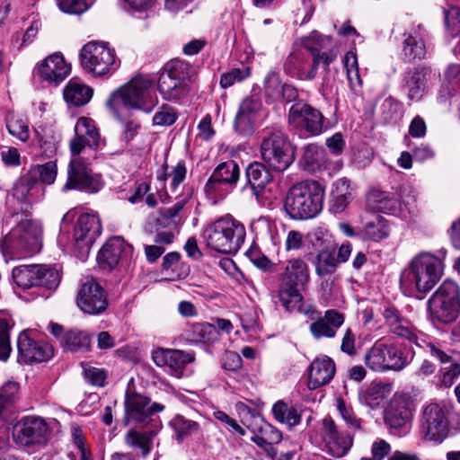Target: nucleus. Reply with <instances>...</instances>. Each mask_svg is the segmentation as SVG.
I'll use <instances>...</instances> for the list:
<instances>
[{
    "label": "nucleus",
    "mask_w": 460,
    "mask_h": 460,
    "mask_svg": "<svg viewBox=\"0 0 460 460\" xmlns=\"http://www.w3.org/2000/svg\"><path fill=\"white\" fill-rule=\"evenodd\" d=\"M37 287L56 289L61 281L60 271L53 266L37 264Z\"/></svg>",
    "instance_id": "46"
},
{
    "label": "nucleus",
    "mask_w": 460,
    "mask_h": 460,
    "mask_svg": "<svg viewBox=\"0 0 460 460\" xmlns=\"http://www.w3.org/2000/svg\"><path fill=\"white\" fill-rule=\"evenodd\" d=\"M71 432L73 441L80 452L81 460H91V454L85 445V438L81 428L78 426H73Z\"/></svg>",
    "instance_id": "64"
},
{
    "label": "nucleus",
    "mask_w": 460,
    "mask_h": 460,
    "mask_svg": "<svg viewBox=\"0 0 460 460\" xmlns=\"http://www.w3.org/2000/svg\"><path fill=\"white\" fill-rule=\"evenodd\" d=\"M36 70L43 81L57 86L70 75L71 65L61 54L54 53L39 63Z\"/></svg>",
    "instance_id": "20"
},
{
    "label": "nucleus",
    "mask_w": 460,
    "mask_h": 460,
    "mask_svg": "<svg viewBox=\"0 0 460 460\" xmlns=\"http://www.w3.org/2000/svg\"><path fill=\"white\" fill-rule=\"evenodd\" d=\"M331 196V211L333 213L342 212L351 199V190L349 180L342 178L335 181Z\"/></svg>",
    "instance_id": "33"
},
{
    "label": "nucleus",
    "mask_w": 460,
    "mask_h": 460,
    "mask_svg": "<svg viewBox=\"0 0 460 460\" xmlns=\"http://www.w3.org/2000/svg\"><path fill=\"white\" fill-rule=\"evenodd\" d=\"M393 385L390 383H372L360 392L359 402L372 409L379 407L392 394Z\"/></svg>",
    "instance_id": "32"
},
{
    "label": "nucleus",
    "mask_w": 460,
    "mask_h": 460,
    "mask_svg": "<svg viewBox=\"0 0 460 460\" xmlns=\"http://www.w3.org/2000/svg\"><path fill=\"white\" fill-rule=\"evenodd\" d=\"M49 431V426L43 418L26 416L14 425L13 438L21 446L44 445Z\"/></svg>",
    "instance_id": "13"
},
{
    "label": "nucleus",
    "mask_w": 460,
    "mask_h": 460,
    "mask_svg": "<svg viewBox=\"0 0 460 460\" xmlns=\"http://www.w3.org/2000/svg\"><path fill=\"white\" fill-rule=\"evenodd\" d=\"M58 5L62 12L81 14L92 4V0H57Z\"/></svg>",
    "instance_id": "59"
},
{
    "label": "nucleus",
    "mask_w": 460,
    "mask_h": 460,
    "mask_svg": "<svg viewBox=\"0 0 460 460\" xmlns=\"http://www.w3.org/2000/svg\"><path fill=\"white\" fill-rule=\"evenodd\" d=\"M192 73L190 65L183 60L173 59L168 62L158 80V90L164 99L176 101L186 96Z\"/></svg>",
    "instance_id": "8"
},
{
    "label": "nucleus",
    "mask_w": 460,
    "mask_h": 460,
    "mask_svg": "<svg viewBox=\"0 0 460 460\" xmlns=\"http://www.w3.org/2000/svg\"><path fill=\"white\" fill-rule=\"evenodd\" d=\"M278 296L282 306L288 312H302L303 296L301 291L307 288L310 280V270L307 263L294 258L288 261L280 275Z\"/></svg>",
    "instance_id": "3"
},
{
    "label": "nucleus",
    "mask_w": 460,
    "mask_h": 460,
    "mask_svg": "<svg viewBox=\"0 0 460 460\" xmlns=\"http://www.w3.org/2000/svg\"><path fill=\"white\" fill-rule=\"evenodd\" d=\"M421 430L425 439L441 443L448 435V420L444 409L430 403L423 411Z\"/></svg>",
    "instance_id": "15"
},
{
    "label": "nucleus",
    "mask_w": 460,
    "mask_h": 460,
    "mask_svg": "<svg viewBox=\"0 0 460 460\" xmlns=\"http://www.w3.org/2000/svg\"><path fill=\"white\" fill-rule=\"evenodd\" d=\"M83 68L94 76H103L113 73L119 66L115 50L106 43L88 42L80 51Z\"/></svg>",
    "instance_id": "9"
},
{
    "label": "nucleus",
    "mask_w": 460,
    "mask_h": 460,
    "mask_svg": "<svg viewBox=\"0 0 460 460\" xmlns=\"http://www.w3.org/2000/svg\"><path fill=\"white\" fill-rule=\"evenodd\" d=\"M335 371V363L331 358L327 356L316 358L308 369L307 387L310 390H315L329 384Z\"/></svg>",
    "instance_id": "24"
},
{
    "label": "nucleus",
    "mask_w": 460,
    "mask_h": 460,
    "mask_svg": "<svg viewBox=\"0 0 460 460\" xmlns=\"http://www.w3.org/2000/svg\"><path fill=\"white\" fill-rule=\"evenodd\" d=\"M410 363L407 356L395 345L379 340L365 355L366 366L376 372L401 371Z\"/></svg>",
    "instance_id": "11"
},
{
    "label": "nucleus",
    "mask_w": 460,
    "mask_h": 460,
    "mask_svg": "<svg viewBox=\"0 0 460 460\" xmlns=\"http://www.w3.org/2000/svg\"><path fill=\"white\" fill-rule=\"evenodd\" d=\"M126 422H144L151 414L164 411V406L158 402L150 404L146 396L134 392H127L125 397Z\"/></svg>",
    "instance_id": "19"
},
{
    "label": "nucleus",
    "mask_w": 460,
    "mask_h": 460,
    "mask_svg": "<svg viewBox=\"0 0 460 460\" xmlns=\"http://www.w3.org/2000/svg\"><path fill=\"white\" fill-rule=\"evenodd\" d=\"M132 252L133 247L131 244L119 236H114L109 239L99 251L97 261L102 267L111 270L119 263L120 259L131 256Z\"/></svg>",
    "instance_id": "23"
},
{
    "label": "nucleus",
    "mask_w": 460,
    "mask_h": 460,
    "mask_svg": "<svg viewBox=\"0 0 460 460\" xmlns=\"http://www.w3.org/2000/svg\"><path fill=\"white\" fill-rule=\"evenodd\" d=\"M338 262L334 251L322 250L315 258V273L319 277L333 274Z\"/></svg>",
    "instance_id": "49"
},
{
    "label": "nucleus",
    "mask_w": 460,
    "mask_h": 460,
    "mask_svg": "<svg viewBox=\"0 0 460 460\" xmlns=\"http://www.w3.org/2000/svg\"><path fill=\"white\" fill-rule=\"evenodd\" d=\"M39 191L36 181L28 176L20 178L13 186V197L21 203L36 201L35 193Z\"/></svg>",
    "instance_id": "41"
},
{
    "label": "nucleus",
    "mask_w": 460,
    "mask_h": 460,
    "mask_svg": "<svg viewBox=\"0 0 460 460\" xmlns=\"http://www.w3.org/2000/svg\"><path fill=\"white\" fill-rule=\"evenodd\" d=\"M337 408L349 429L354 431L361 429V420L357 417L353 410L348 407L342 400L337 401Z\"/></svg>",
    "instance_id": "60"
},
{
    "label": "nucleus",
    "mask_w": 460,
    "mask_h": 460,
    "mask_svg": "<svg viewBox=\"0 0 460 460\" xmlns=\"http://www.w3.org/2000/svg\"><path fill=\"white\" fill-rule=\"evenodd\" d=\"M251 440L273 459L277 455V450L273 445L282 440V434L272 425L261 420L257 431H253Z\"/></svg>",
    "instance_id": "30"
},
{
    "label": "nucleus",
    "mask_w": 460,
    "mask_h": 460,
    "mask_svg": "<svg viewBox=\"0 0 460 460\" xmlns=\"http://www.w3.org/2000/svg\"><path fill=\"white\" fill-rule=\"evenodd\" d=\"M239 167L234 161L220 164L209 177L207 187L212 188L216 183L234 184L239 178Z\"/></svg>",
    "instance_id": "36"
},
{
    "label": "nucleus",
    "mask_w": 460,
    "mask_h": 460,
    "mask_svg": "<svg viewBox=\"0 0 460 460\" xmlns=\"http://www.w3.org/2000/svg\"><path fill=\"white\" fill-rule=\"evenodd\" d=\"M347 77L351 85H361L362 81L358 72V58L354 51H348L343 58Z\"/></svg>",
    "instance_id": "53"
},
{
    "label": "nucleus",
    "mask_w": 460,
    "mask_h": 460,
    "mask_svg": "<svg viewBox=\"0 0 460 460\" xmlns=\"http://www.w3.org/2000/svg\"><path fill=\"white\" fill-rule=\"evenodd\" d=\"M102 234L99 216L93 213H83L79 216L74 230L75 247L83 256L89 253L96 238Z\"/></svg>",
    "instance_id": "17"
},
{
    "label": "nucleus",
    "mask_w": 460,
    "mask_h": 460,
    "mask_svg": "<svg viewBox=\"0 0 460 460\" xmlns=\"http://www.w3.org/2000/svg\"><path fill=\"white\" fill-rule=\"evenodd\" d=\"M18 361L22 363L42 362L53 355L52 348L35 341L28 331L20 332L17 338Z\"/></svg>",
    "instance_id": "18"
},
{
    "label": "nucleus",
    "mask_w": 460,
    "mask_h": 460,
    "mask_svg": "<svg viewBox=\"0 0 460 460\" xmlns=\"http://www.w3.org/2000/svg\"><path fill=\"white\" fill-rule=\"evenodd\" d=\"M251 75V68L243 66L242 68H233L229 72L221 75L220 85L223 88H228L235 83H239Z\"/></svg>",
    "instance_id": "56"
},
{
    "label": "nucleus",
    "mask_w": 460,
    "mask_h": 460,
    "mask_svg": "<svg viewBox=\"0 0 460 460\" xmlns=\"http://www.w3.org/2000/svg\"><path fill=\"white\" fill-rule=\"evenodd\" d=\"M384 317L390 332L398 338L406 340L418 347H423L426 343L420 332L402 318L397 310L386 308L384 311Z\"/></svg>",
    "instance_id": "22"
},
{
    "label": "nucleus",
    "mask_w": 460,
    "mask_h": 460,
    "mask_svg": "<svg viewBox=\"0 0 460 460\" xmlns=\"http://www.w3.org/2000/svg\"><path fill=\"white\" fill-rule=\"evenodd\" d=\"M272 412L279 423L286 424L289 428L298 425L301 421L300 411L282 401H279L273 405Z\"/></svg>",
    "instance_id": "45"
},
{
    "label": "nucleus",
    "mask_w": 460,
    "mask_h": 460,
    "mask_svg": "<svg viewBox=\"0 0 460 460\" xmlns=\"http://www.w3.org/2000/svg\"><path fill=\"white\" fill-rule=\"evenodd\" d=\"M325 162V150L316 144L306 145L299 161L301 166L308 172L319 170Z\"/></svg>",
    "instance_id": "38"
},
{
    "label": "nucleus",
    "mask_w": 460,
    "mask_h": 460,
    "mask_svg": "<svg viewBox=\"0 0 460 460\" xmlns=\"http://www.w3.org/2000/svg\"><path fill=\"white\" fill-rule=\"evenodd\" d=\"M194 360V355L179 349H170L167 367L179 371Z\"/></svg>",
    "instance_id": "57"
},
{
    "label": "nucleus",
    "mask_w": 460,
    "mask_h": 460,
    "mask_svg": "<svg viewBox=\"0 0 460 460\" xmlns=\"http://www.w3.org/2000/svg\"><path fill=\"white\" fill-rule=\"evenodd\" d=\"M313 65L309 72L303 71L302 59L297 55H290L286 63V71L292 76H296L301 80H312L317 74V67L320 64L324 66L327 70L330 64L335 60L337 55L333 50L320 52V50L312 53Z\"/></svg>",
    "instance_id": "21"
},
{
    "label": "nucleus",
    "mask_w": 460,
    "mask_h": 460,
    "mask_svg": "<svg viewBox=\"0 0 460 460\" xmlns=\"http://www.w3.org/2000/svg\"><path fill=\"white\" fill-rule=\"evenodd\" d=\"M6 128L9 134L22 142L30 138V128L27 119L22 117H8Z\"/></svg>",
    "instance_id": "51"
},
{
    "label": "nucleus",
    "mask_w": 460,
    "mask_h": 460,
    "mask_svg": "<svg viewBox=\"0 0 460 460\" xmlns=\"http://www.w3.org/2000/svg\"><path fill=\"white\" fill-rule=\"evenodd\" d=\"M320 436L323 451L336 458L346 456L353 445V438L341 432L331 417L323 419Z\"/></svg>",
    "instance_id": "14"
},
{
    "label": "nucleus",
    "mask_w": 460,
    "mask_h": 460,
    "mask_svg": "<svg viewBox=\"0 0 460 460\" xmlns=\"http://www.w3.org/2000/svg\"><path fill=\"white\" fill-rule=\"evenodd\" d=\"M332 41L331 37L319 34L317 31H313L308 36L301 39L302 45L307 49L311 53L316 52L323 48L328 46Z\"/></svg>",
    "instance_id": "58"
},
{
    "label": "nucleus",
    "mask_w": 460,
    "mask_h": 460,
    "mask_svg": "<svg viewBox=\"0 0 460 460\" xmlns=\"http://www.w3.org/2000/svg\"><path fill=\"white\" fill-rule=\"evenodd\" d=\"M153 81L137 76L112 91L104 102L106 111L111 114L143 112L155 115H177L178 111L168 104L156 108L158 101L152 95Z\"/></svg>",
    "instance_id": "1"
},
{
    "label": "nucleus",
    "mask_w": 460,
    "mask_h": 460,
    "mask_svg": "<svg viewBox=\"0 0 460 460\" xmlns=\"http://www.w3.org/2000/svg\"><path fill=\"white\" fill-rule=\"evenodd\" d=\"M233 126L235 132L241 136H250L257 128L252 117H234Z\"/></svg>",
    "instance_id": "62"
},
{
    "label": "nucleus",
    "mask_w": 460,
    "mask_h": 460,
    "mask_svg": "<svg viewBox=\"0 0 460 460\" xmlns=\"http://www.w3.org/2000/svg\"><path fill=\"white\" fill-rule=\"evenodd\" d=\"M445 82L442 84L438 94V102L446 104L449 101L452 104V98L455 96V86L460 83V65L452 64L447 66L444 74Z\"/></svg>",
    "instance_id": "35"
},
{
    "label": "nucleus",
    "mask_w": 460,
    "mask_h": 460,
    "mask_svg": "<svg viewBox=\"0 0 460 460\" xmlns=\"http://www.w3.org/2000/svg\"><path fill=\"white\" fill-rule=\"evenodd\" d=\"M125 442L130 447L139 449L143 457H146L152 449V436L146 432L130 430L125 437Z\"/></svg>",
    "instance_id": "50"
},
{
    "label": "nucleus",
    "mask_w": 460,
    "mask_h": 460,
    "mask_svg": "<svg viewBox=\"0 0 460 460\" xmlns=\"http://www.w3.org/2000/svg\"><path fill=\"white\" fill-rule=\"evenodd\" d=\"M38 173L40 181L46 184H52L58 175V166L56 162L49 161L38 166Z\"/></svg>",
    "instance_id": "63"
},
{
    "label": "nucleus",
    "mask_w": 460,
    "mask_h": 460,
    "mask_svg": "<svg viewBox=\"0 0 460 460\" xmlns=\"http://www.w3.org/2000/svg\"><path fill=\"white\" fill-rule=\"evenodd\" d=\"M389 227L386 221L380 216L374 220L367 222L363 230L361 236L365 240L380 241L388 235Z\"/></svg>",
    "instance_id": "48"
},
{
    "label": "nucleus",
    "mask_w": 460,
    "mask_h": 460,
    "mask_svg": "<svg viewBox=\"0 0 460 460\" xmlns=\"http://www.w3.org/2000/svg\"><path fill=\"white\" fill-rule=\"evenodd\" d=\"M262 111L261 99L257 95H252L243 100L237 115H252Z\"/></svg>",
    "instance_id": "61"
},
{
    "label": "nucleus",
    "mask_w": 460,
    "mask_h": 460,
    "mask_svg": "<svg viewBox=\"0 0 460 460\" xmlns=\"http://www.w3.org/2000/svg\"><path fill=\"white\" fill-rule=\"evenodd\" d=\"M93 95V89L83 82L71 79L63 89V98L69 107L87 104Z\"/></svg>",
    "instance_id": "31"
},
{
    "label": "nucleus",
    "mask_w": 460,
    "mask_h": 460,
    "mask_svg": "<svg viewBox=\"0 0 460 460\" xmlns=\"http://www.w3.org/2000/svg\"><path fill=\"white\" fill-rule=\"evenodd\" d=\"M443 273L444 263L440 258L421 252L412 259L406 279L417 291L427 293L440 280Z\"/></svg>",
    "instance_id": "7"
},
{
    "label": "nucleus",
    "mask_w": 460,
    "mask_h": 460,
    "mask_svg": "<svg viewBox=\"0 0 460 460\" xmlns=\"http://www.w3.org/2000/svg\"><path fill=\"white\" fill-rule=\"evenodd\" d=\"M4 225L12 226L0 244L6 261L40 251L42 229L38 222L27 215L13 213L5 218Z\"/></svg>",
    "instance_id": "2"
},
{
    "label": "nucleus",
    "mask_w": 460,
    "mask_h": 460,
    "mask_svg": "<svg viewBox=\"0 0 460 460\" xmlns=\"http://www.w3.org/2000/svg\"><path fill=\"white\" fill-rule=\"evenodd\" d=\"M37 264L20 265L12 271L13 282L23 289L37 287Z\"/></svg>",
    "instance_id": "43"
},
{
    "label": "nucleus",
    "mask_w": 460,
    "mask_h": 460,
    "mask_svg": "<svg viewBox=\"0 0 460 460\" xmlns=\"http://www.w3.org/2000/svg\"><path fill=\"white\" fill-rule=\"evenodd\" d=\"M245 236L244 226L231 216L217 219L203 231L207 247L226 254L237 252L244 243Z\"/></svg>",
    "instance_id": "5"
},
{
    "label": "nucleus",
    "mask_w": 460,
    "mask_h": 460,
    "mask_svg": "<svg viewBox=\"0 0 460 460\" xmlns=\"http://www.w3.org/2000/svg\"><path fill=\"white\" fill-rule=\"evenodd\" d=\"M324 189L315 181H303L288 191L285 208L294 219H308L318 215L323 208Z\"/></svg>",
    "instance_id": "4"
},
{
    "label": "nucleus",
    "mask_w": 460,
    "mask_h": 460,
    "mask_svg": "<svg viewBox=\"0 0 460 460\" xmlns=\"http://www.w3.org/2000/svg\"><path fill=\"white\" fill-rule=\"evenodd\" d=\"M427 349L429 354L437 358L442 364H450L448 367H445L441 383L447 387L451 386L460 375V353L448 354L433 343H427Z\"/></svg>",
    "instance_id": "26"
},
{
    "label": "nucleus",
    "mask_w": 460,
    "mask_h": 460,
    "mask_svg": "<svg viewBox=\"0 0 460 460\" xmlns=\"http://www.w3.org/2000/svg\"><path fill=\"white\" fill-rule=\"evenodd\" d=\"M19 389V384L14 381H8L0 388V419L5 418L15 402Z\"/></svg>",
    "instance_id": "47"
},
{
    "label": "nucleus",
    "mask_w": 460,
    "mask_h": 460,
    "mask_svg": "<svg viewBox=\"0 0 460 460\" xmlns=\"http://www.w3.org/2000/svg\"><path fill=\"white\" fill-rule=\"evenodd\" d=\"M429 318L433 323L450 324L460 315V287L446 279L427 301Z\"/></svg>",
    "instance_id": "6"
},
{
    "label": "nucleus",
    "mask_w": 460,
    "mask_h": 460,
    "mask_svg": "<svg viewBox=\"0 0 460 460\" xmlns=\"http://www.w3.org/2000/svg\"><path fill=\"white\" fill-rule=\"evenodd\" d=\"M61 345L65 349L74 352H85L90 349V335L80 330L73 329L64 333Z\"/></svg>",
    "instance_id": "37"
},
{
    "label": "nucleus",
    "mask_w": 460,
    "mask_h": 460,
    "mask_svg": "<svg viewBox=\"0 0 460 460\" xmlns=\"http://www.w3.org/2000/svg\"><path fill=\"white\" fill-rule=\"evenodd\" d=\"M13 323L7 318L0 317V360L5 361L12 351L9 330Z\"/></svg>",
    "instance_id": "55"
},
{
    "label": "nucleus",
    "mask_w": 460,
    "mask_h": 460,
    "mask_svg": "<svg viewBox=\"0 0 460 460\" xmlns=\"http://www.w3.org/2000/svg\"><path fill=\"white\" fill-rule=\"evenodd\" d=\"M411 418L409 400L403 394H395L391 399L385 412V420L392 428H401Z\"/></svg>",
    "instance_id": "27"
},
{
    "label": "nucleus",
    "mask_w": 460,
    "mask_h": 460,
    "mask_svg": "<svg viewBox=\"0 0 460 460\" xmlns=\"http://www.w3.org/2000/svg\"><path fill=\"white\" fill-rule=\"evenodd\" d=\"M248 183L253 194L260 196L266 185L271 181L270 172L261 163L251 164L246 170Z\"/></svg>",
    "instance_id": "34"
},
{
    "label": "nucleus",
    "mask_w": 460,
    "mask_h": 460,
    "mask_svg": "<svg viewBox=\"0 0 460 460\" xmlns=\"http://www.w3.org/2000/svg\"><path fill=\"white\" fill-rule=\"evenodd\" d=\"M192 340L196 342H209L217 339L218 332L214 324L196 323L192 326Z\"/></svg>",
    "instance_id": "52"
},
{
    "label": "nucleus",
    "mask_w": 460,
    "mask_h": 460,
    "mask_svg": "<svg viewBox=\"0 0 460 460\" xmlns=\"http://www.w3.org/2000/svg\"><path fill=\"white\" fill-rule=\"evenodd\" d=\"M103 187L101 174L94 173L91 164L82 157H72L66 168V181L62 191L76 190L97 193Z\"/></svg>",
    "instance_id": "12"
},
{
    "label": "nucleus",
    "mask_w": 460,
    "mask_h": 460,
    "mask_svg": "<svg viewBox=\"0 0 460 460\" xmlns=\"http://www.w3.org/2000/svg\"><path fill=\"white\" fill-rule=\"evenodd\" d=\"M170 427L173 429L175 438L178 442H181L185 438L197 434L200 429V425L181 414H176L169 422Z\"/></svg>",
    "instance_id": "42"
},
{
    "label": "nucleus",
    "mask_w": 460,
    "mask_h": 460,
    "mask_svg": "<svg viewBox=\"0 0 460 460\" xmlns=\"http://www.w3.org/2000/svg\"><path fill=\"white\" fill-rule=\"evenodd\" d=\"M443 13L447 31L453 36L457 35L460 32V7L447 4Z\"/></svg>",
    "instance_id": "54"
},
{
    "label": "nucleus",
    "mask_w": 460,
    "mask_h": 460,
    "mask_svg": "<svg viewBox=\"0 0 460 460\" xmlns=\"http://www.w3.org/2000/svg\"><path fill=\"white\" fill-rule=\"evenodd\" d=\"M261 155L267 165L284 172L295 161V148L288 138L281 132H272L264 137L261 144Z\"/></svg>",
    "instance_id": "10"
},
{
    "label": "nucleus",
    "mask_w": 460,
    "mask_h": 460,
    "mask_svg": "<svg viewBox=\"0 0 460 460\" xmlns=\"http://www.w3.org/2000/svg\"><path fill=\"white\" fill-rule=\"evenodd\" d=\"M402 52L410 60L421 59L426 55L424 40L417 31L404 34Z\"/></svg>",
    "instance_id": "39"
},
{
    "label": "nucleus",
    "mask_w": 460,
    "mask_h": 460,
    "mask_svg": "<svg viewBox=\"0 0 460 460\" xmlns=\"http://www.w3.org/2000/svg\"><path fill=\"white\" fill-rule=\"evenodd\" d=\"M437 73L429 67H417L407 78L406 87L411 100H420L426 92L429 84L437 79Z\"/></svg>",
    "instance_id": "28"
},
{
    "label": "nucleus",
    "mask_w": 460,
    "mask_h": 460,
    "mask_svg": "<svg viewBox=\"0 0 460 460\" xmlns=\"http://www.w3.org/2000/svg\"><path fill=\"white\" fill-rule=\"evenodd\" d=\"M264 95L268 102L284 99L293 101L296 95V90L290 84H283L278 72L270 70L263 81Z\"/></svg>",
    "instance_id": "25"
},
{
    "label": "nucleus",
    "mask_w": 460,
    "mask_h": 460,
    "mask_svg": "<svg viewBox=\"0 0 460 460\" xmlns=\"http://www.w3.org/2000/svg\"><path fill=\"white\" fill-rule=\"evenodd\" d=\"M76 305L85 314H99L108 306L106 292L95 279H86L78 289Z\"/></svg>",
    "instance_id": "16"
},
{
    "label": "nucleus",
    "mask_w": 460,
    "mask_h": 460,
    "mask_svg": "<svg viewBox=\"0 0 460 460\" xmlns=\"http://www.w3.org/2000/svg\"><path fill=\"white\" fill-rule=\"evenodd\" d=\"M288 124L311 135H319L330 127L323 117H288Z\"/></svg>",
    "instance_id": "44"
},
{
    "label": "nucleus",
    "mask_w": 460,
    "mask_h": 460,
    "mask_svg": "<svg viewBox=\"0 0 460 460\" xmlns=\"http://www.w3.org/2000/svg\"><path fill=\"white\" fill-rule=\"evenodd\" d=\"M343 323L344 316L342 314L335 310H328L323 317L310 325V331L315 339L333 338Z\"/></svg>",
    "instance_id": "29"
},
{
    "label": "nucleus",
    "mask_w": 460,
    "mask_h": 460,
    "mask_svg": "<svg viewBox=\"0 0 460 460\" xmlns=\"http://www.w3.org/2000/svg\"><path fill=\"white\" fill-rule=\"evenodd\" d=\"M75 133L85 138L89 146L94 149L100 146V133L91 117H80L75 126Z\"/></svg>",
    "instance_id": "40"
}]
</instances>
